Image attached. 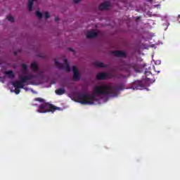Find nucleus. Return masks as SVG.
<instances>
[{"label": "nucleus", "mask_w": 180, "mask_h": 180, "mask_svg": "<svg viewBox=\"0 0 180 180\" xmlns=\"http://www.w3.org/2000/svg\"><path fill=\"white\" fill-rule=\"evenodd\" d=\"M21 67L22 68V71H27V65L26 64L22 63Z\"/></svg>", "instance_id": "nucleus-19"}, {"label": "nucleus", "mask_w": 180, "mask_h": 180, "mask_svg": "<svg viewBox=\"0 0 180 180\" xmlns=\"http://www.w3.org/2000/svg\"><path fill=\"white\" fill-rule=\"evenodd\" d=\"M82 0H74L75 4H79Z\"/></svg>", "instance_id": "nucleus-22"}, {"label": "nucleus", "mask_w": 180, "mask_h": 180, "mask_svg": "<svg viewBox=\"0 0 180 180\" xmlns=\"http://www.w3.org/2000/svg\"><path fill=\"white\" fill-rule=\"evenodd\" d=\"M4 74L7 75L8 78H15V73L12 70L6 71Z\"/></svg>", "instance_id": "nucleus-12"}, {"label": "nucleus", "mask_w": 180, "mask_h": 180, "mask_svg": "<svg viewBox=\"0 0 180 180\" xmlns=\"http://www.w3.org/2000/svg\"><path fill=\"white\" fill-rule=\"evenodd\" d=\"M34 2V0H29L28 1L27 8L30 11H33V3Z\"/></svg>", "instance_id": "nucleus-14"}, {"label": "nucleus", "mask_w": 180, "mask_h": 180, "mask_svg": "<svg viewBox=\"0 0 180 180\" xmlns=\"http://www.w3.org/2000/svg\"><path fill=\"white\" fill-rule=\"evenodd\" d=\"M94 65H95V67H98V68H105L106 67V65L103 64V63L98 61L94 62Z\"/></svg>", "instance_id": "nucleus-10"}, {"label": "nucleus", "mask_w": 180, "mask_h": 180, "mask_svg": "<svg viewBox=\"0 0 180 180\" xmlns=\"http://www.w3.org/2000/svg\"><path fill=\"white\" fill-rule=\"evenodd\" d=\"M72 71H73V77H72L73 81H79V79H81V75H79V72H78V69H77V67L73 66Z\"/></svg>", "instance_id": "nucleus-6"}, {"label": "nucleus", "mask_w": 180, "mask_h": 180, "mask_svg": "<svg viewBox=\"0 0 180 180\" xmlns=\"http://www.w3.org/2000/svg\"><path fill=\"white\" fill-rule=\"evenodd\" d=\"M112 54L115 57H119V58H126L127 57L126 52L123 51H113L112 52Z\"/></svg>", "instance_id": "nucleus-7"}, {"label": "nucleus", "mask_w": 180, "mask_h": 180, "mask_svg": "<svg viewBox=\"0 0 180 180\" xmlns=\"http://www.w3.org/2000/svg\"><path fill=\"white\" fill-rule=\"evenodd\" d=\"M56 110H61V108L45 102L39 105V109L37 110V112H38V113H47L49 112L54 113Z\"/></svg>", "instance_id": "nucleus-3"}, {"label": "nucleus", "mask_w": 180, "mask_h": 180, "mask_svg": "<svg viewBox=\"0 0 180 180\" xmlns=\"http://www.w3.org/2000/svg\"><path fill=\"white\" fill-rule=\"evenodd\" d=\"M69 51L74 52V49H72V48H69Z\"/></svg>", "instance_id": "nucleus-24"}, {"label": "nucleus", "mask_w": 180, "mask_h": 180, "mask_svg": "<svg viewBox=\"0 0 180 180\" xmlns=\"http://www.w3.org/2000/svg\"><path fill=\"white\" fill-rule=\"evenodd\" d=\"M110 6V2L105 1V2L102 3L101 4H100V6H98V9H99V11H106V10L109 9Z\"/></svg>", "instance_id": "nucleus-8"}, {"label": "nucleus", "mask_w": 180, "mask_h": 180, "mask_svg": "<svg viewBox=\"0 0 180 180\" xmlns=\"http://www.w3.org/2000/svg\"><path fill=\"white\" fill-rule=\"evenodd\" d=\"M7 20L8 22H15V19L13 18V16H12V15H8Z\"/></svg>", "instance_id": "nucleus-18"}, {"label": "nucleus", "mask_w": 180, "mask_h": 180, "mask_svg": "<svg viewBox=\"0 0 180 180\" xmlns=\"http://www.w3.org/2000/svg\"><path fill=\"white\" fill-rule=\"evenodd\" d=\"M14 56H16V52H14Z\"/></svg>", "instance_id": "nucleus-25"}, {"label": "nucleus", "mask_w": 180, "mask_h": 180, "mask_svg": "<svg viewBox=\"0 0 180 180\" xmlns=\"http://www.w3.org/2000/svg\"><path fill=\"white\" fill-rule=\"evenodd\" d=\"M31 70L34 72L39 71V65H37V63H36V62H33L32 63H31Z\"/></svg>", "instance_id": "nucleus-11"}, {"label": "nucleus", "mask_w": 180, "mask_h": 180, "mask_svg": "<svg viewBox=\"0 0 180 180\" xmlns=\"http://www.w3.org/2000/svg\"><path fill=\"white\" fill-rule=\"evenodd\" d=\"M60 86H61V88H70V84L68 83V82H62L60 83Z\"/></svg>", "instance_id": "nucleus-15"}, {"label": "nucleus", "mask_w": 180, "mask_h": 180, "mask_svg": "<svg viewBox=\"0 0 180 180\" xmlns=\"http://www.w3.org/2000/svg\"><path fill=\"white\" fill-rule=\"evenodd\" d=\"M178 16H179V18H180V15H179Z\"/></svg>", "instance_id": "nucleus-27"}, {"label": "nucleus", "mask_w": 180, "mask_h": 180, "mask_svg": "<svg viewBox=\"0 0 180 180\" xmlns=\"http://www.w3.org/2000/svg\"><path fill=\"white\" fill-rule=\"evenodd\" d=\"M60 20V18L58 17H55V22H58Z\"/></svg>", "instance_id": "nucleus-23"}, {"label": "nucleus", "mask_w": 180, "mask_h": 180, "mask_svg": "<svg viewBox=\"0 0 180 180\" xmlns=\"http://www.w3.org/2000/svg\"><path fill=\"white\" fill-rule=\"evenodd\" d=\"M64 65L59 63L58 60L55 59V65L57 67V68H59V70H65L67 71V72H70L71 71V68H70V64L68 63V60L67 58L63 59Z\"/></svg>", "instance_id": "nucleus-4"}, {"label": "nucleus", "mask_w": 180, "mask_h": 180, "mask_svg": "<svg viewBox=\"0 0 180 180\" xmlns=\"http://www.w3.org/2000/svg\"><path fill=\"white\" fill-rule=\"evenodd\" d=\"M124 85L123 84L119 86H112L110 84H102L96 86L94 89V94L89 95L88 94L75 93L71 95L70 98L75 99L76 102H79L82 105H94V102L96 101L95 95H111V96H117L119 91H123Z\"/></svg>", "instance_id": "nucleus-1"}, {"label": "nucleus", "mask_w": 180, "mask_h": 180, "mask_svg": "<svg viewBox=\"0 0 180 180\" xmlns=\"http://www.w3.org/2000/svg\"><path fill=\"white\" fill-rule=\"evenodd\" d=\"M35 15H36V16H37V18H39V19H41V18H43V13H41L39 11H36Z\"/></svg>", "instance_id": "nucleus-17"}, {"label": "nucleus", "mask_w": 180, "mask_h": 180, "mask_svg": "<svg viewBox=\"0 0 180 180\" xmlns=\"http://www.w3.org/2000/svg\"><path fill=\"white\" fill-rule=\"evenodd\" d=\"M112 77L113 76H112V74L110 73L100 72L96 75V78L99 81H102L103 79H106V78H112Z\"/></svg>", "instance_id": "nucleus-5"}, {"label": "nucleus", "mask_w": 180, "mask_h": 180, "mask_svg": "<svg viewBox=\"0 0 180 180\" xmlns=\"http://www.w3.org/2000/svg\"><path fill=\"white\" fill-rule=\"evenodd\" d=\"M44 18H45V19H49V18H50V13L49 12H45Z\"/></svg>", "instance_id": "nucleus-20"}, {"label": "nucleus", "mask_w": 180, "mask_h": 180, "mask_svg": "<svg viewBox=\"0 0 180 180\" xmlns=\"http://www.w3.org/2000/svg\"><path fill=\"white\" fill-rule=\"evenodd\" d=\"M14 92H15V94L16 95H19V94H20V89H15L14 90Z\"/></svg>", "instance_id": "nucleus-21"}, {"label": "nucleus", "mask_w": 180, "mask_h": 180, "mask_svg": "<svg viewBox=\"0 0 180 180\" xmlns=\"http://www.w3.org/2000/svg\"><path fill=\"white\" fill-rule=\"evenodd\" d=\"M33 106H37V105L35 104V105H33Z\"/></svg>", "instance_id": "nucleus-26"}, {"label": "nucleus", "mask_w": 180, "mask_h": 180, "mask_svg": "<svg viewBox=\"0 0 180 180\" xmlns=\"http://www.w3.org/2000/svg\"><path fill=\"white\" fill-rule=\"evenodd\" d=\"M98 36V32L95 31H89L87 32L86 37L87 39H94Z\"/></svg>", "instance_id": "nucleus-9"}, {"label": "nucleus", "mask_w": 180, "mask_h": 180, "mask_svg": "<svg viewBox=\"0 0 180 180\" xmlns=\"http://www.w3.org/2000/svg\"><path fill=\"white\" fill-rule=\"evenodd\" d=\"M34 101H35L36 102H39L40 103H45L44 99H43L41 98H35L34 99Z\"/></svg>", "instance_id": "nucleus-16"}, {"label": "nucleus", "mask_w": 180, "mask_h": 180, "mask_svg": "<svg viewBox=\"0 0 180 180\" xmlns=\"http://www.w3.org/2000/svg\"><path fill=\"white\" fill-rule=\"evenodd\" d=\"M56 95H64L65 94V89L63 88L58 89L55 91Z\"/></svg>", "instance_id": "nucleus-13"}, {"label": "nucleus", "mask_w": 180, "mask_h": 180, "mask_svg": "<svg viewBox=\"0 0 180 180\" xmlns=\"http://www.w3.org/2000/svg\"><path fill=\"white\" fill-rule=\"evenodd\" d=\"M20 80L15 81L12 83L13 86L15 89H26L25 88V84L27 82V81H32L33 79V75H19Z\"/></svg>", "instance_id": "nucleus-2"}]
</instances>
